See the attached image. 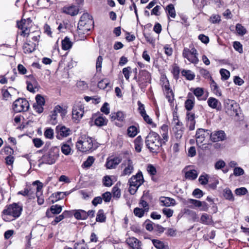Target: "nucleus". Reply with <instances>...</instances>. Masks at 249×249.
<instances>
[{
    "mask_svg": "<svg viewBox=\"0 0 249 249\" xmlns=\"http://www.w3.org/2000/svg\"><path fill=\"white\" fill-rule=\"evenodd\" d=\"M74 216L77 219L85 220L87 218V212L83 210H74Z\"/></svg>",
    "mask_w": 249,
    "mask_h": 249,
    "instance_id": "obj_29",
    "label": "nucleus"
},
{
    "mask_svg": "<svg viewBox=\"0 0 249 249\" xmlns=\"http://www.w3.org/2000/svg\"><path fill=\"white\" fill-rule=\"evenodd\" d=\"M187 98L188 99L185 102V107L187 111H190L194 107L195 98L191 93L188 94Z\"/></svg>",
    "mask_w": 249,
    "mask_h": 249,
    "instance_id": "obj_23",
    "label": "nucleus"
},
{
    "mask_svg": "<svg viewBox=\"0 0 249 249\" xmlns=\"http://www.w3.org/2000/svg\"><path fill=\"white\" fill-rule=\"evenodd\" d=\"M112 193L114 197H116L117 198L120 197L121 194V190L117 186L115 185L112 188Z\"/></svg>",
    "mask_w": 249,
    "mask_h": 249,
    "instance_id": "obj_53",
    "label": "nucleus"
},
{
    "mask_svg": "<svg viewBox=\"0 0 249 249\" xmlns=\"http://www.w3.org/2000/svg\"><path fill=\"white\" fill-rule=\"evenodd\" d=\"M33 186H36V196L37 198V203L41 205L44 203V198L42 193L43 184L39 180H36L33 182Z\"/></svg>",
    "mask_w": 249,
    "mask_h": 249,
    "instance_id": "obj_14",
    "label": "nucleus"
},
{
    "mask_svg": "<svg viewBox=\"0 0 249 249\" xmlns=\"http://www.w3.org/2000/svg\"><path fill=\"white\" fill-rule=\"evenodd\" d=\"M211 140L213 142L223 141L226 139V135L224 131H214L210 135Z\"/></svg>",
    "mask_w": 249,
    "mask_h": 249,
    "instance_id": "obj_17",
    "label": "nucleus"
},
{
    "mask_svg": "<svg viewBox=\"0 0 249 249\" xmlns=\"http://www.w3.org/2000/svg\"><path fill=\"white\" fill-rule=\"evenodd\" d=\"M160 202L162 205L166 207L175 204V200L173 198L168 197H162L160 199Z\"/></svg>",
    "mask_w": 249,
    "mask_h": 249,
    "instance_id": "obj_31",
    "label": "nucleus"
},
{
    "mask_svg": "<svg viewBox=\"0 0 249 249\" xmlns=\"http://www.w3.org/2000/svg\"><path fill=\"white\" fill-rule=\"evenodd\" d=\"M91 16L88 13H84L80 18L78 24L77 30L74 34L77 40H84L92 27L93 21Z\"/></svg>",
    "mask_w": 249,
    "mask_h": 249,
    "instance_id": "obj_1",
    "label": "nucleus"
},
{
    "mask_svg": "<svg viewBox=\"0 0 249 249\" xmlns=\"http://www.w3.org/2000/svg\"><path fill=\"white\" fill-rule=\"evenodd\" d=\"M122 160L120 157H110L107 160L106 166L107 169H115L121 163Z\"/></svg>",
    "mask_w": 249,
    "mask_h": 249,
    "instance_id": "obj_13",
    "label": "nucleus"
},
{
    "mask_svg": "<svg viewBox=\"0 0 249 249\" xmlns=\"http://www.w3.org/2000/svg\"><path fill=\"white\" fill-rule=\"evenodd\" d=\"M199 72L200 74L205 78H210V79H212V77H211L209 71L207 70L201 68L200 69Z\"/></svg>",
    "mask_w": 249,
    "mask_h": 249,
    "instance_id": "obj_57",
    "label": "nucleus"
},
{
    "mask_svg": "<svg viewBox=\"0 0 249 249\" xmlns=\"http://www.w3.org/2000/svg\"><path fill=\"white\" fill-rule=\"evenodd\" d=\"M207 103L209 107L217 110L218 109L220 106V102L217 99L213 97H210L207 101Z\"/></svg>",
    "mask_w": 249,
    "mask_h": 249,
    "instance_id": "obj_28",
    "label": "nucleus"
},
{
    "mask_svg": "<svg viewBox=\"0 0 249 249\" xmlns=\"http://www.w3.org/2000/svg\"><path fill=\"white\" fill-rule=\"evenodd\" d=\"M107 120L106 118V117H103V116H99L95 120V124L99 126H103L106 125L107 123Z\"/></svg>",
    "mask_w": 249,
    "mask_h": 249,
    "instance_id": "obj_38",
    "label": "nucleus"
},
{
    "mask_svg": "<svg viewBox=\"0 0 249 249\" xmlns=\"http://www.w3.org/2000/svg\"><path fill=\"white\" fill-rule=\"evenodd\" d=\"M94 159L93 157H89L87 160L83 163V165L85 167L89 168L90 167L94 162Z\"/></svg>",
    "mask_w": 249,
    "mask_h": 249,
    "instance_id": "obj_59",
    "label": "nucleus"
},
{
    "mask_svg": "<svg viewBox=\"0 0 249 249\" xmlns=\"http://www.w3.org/2000/svg\"><path fill=\"white\" fill-rule=\"evenodd\" d=\"M40 32L38 30L31 31V30L27 32H23V35L21 36L23 37H28L27 40L32 39L34 42H36L38 45V42L40 38Z\"/></svg>",
    "mask_w": 249,
    "mask_h": 249,
    "instance_id": "obj_16",
    "label": "nucleus"
},
{
    "mask_svg": "<svg viewBox=\"0 0 249 249\" xmlns=\"http://www.w3.org/2000/svg\"><path fill=\"white\" fill-rule=\"evenodd\" d=\"M197 51L193 47L191 49L185 48L182 52V56L186 58L189 62L193 64H197L198 62V59L197 56Z\"/></svg>",
    "mask_w": 249,
    "mask_h": 249,
    "instance_id": "obj_8",
    "label": "nucleus"
},
{
    "mask_svg": "<svg viewBox=\"0 0 249 249\" xmlns=\"http://www.w3.org/2000/svg\"><path fill=\"white\" fill-rule=\"evenodd\" d=\"M193 195L197 198H200L203 196V193L202 191L199 189H196L193 192Z\"/></svg>",
    "mask_w": 249,
    "mask_h": 249,
    "instance_id": "obj_62",
    "label": "nucleus"
},
{
    "mask_svg": "<svg viewBox=\"0 0 249 249\" xmlns=\"http://www.w3.org/2000/svg\"><path fill=\"white\" fill-rule=\"evenodd\" d=\"M197 176V171L195 170H191L185 173L186 178L191 180L196 178Z\"/></svg>",
    "mask_w": 249,
    "mask_h": 249,
    "instance_id": "obj_39",
    "label": "nucleus"
},
{
    "mask_svg": "<svg viewBox=\"0 0 249 249\" xmlns=\"http://www.w3.org/2000/svg\"><path fill=\"white\" fill-rule=\"evenodd\" d=\"M200 220L203 223L205 224H211L212 222V217L207 213H204L202 215Z\"/></svg>",
    "mask_w": 249,
    "mask_h": 249,
    "instance_id": "obj_46",
    "label": "nucleus"
},
{
    "mask_svg": "<svg viewBox=\"0 0 249 249\" xmlns=\"http://www.w3.org/2000/svg\"><path fill=\"white\" fill-rule=\"evenodd\" d=\"M210 20L212 23H218L220 21L221 18L218 15L213 14L211 16Z\"/></svg>",
    "mask_w": 249,
    "mask_h": 249,
    "instance_id": "obj_55",
    "label": "nucleus"
},
{
    "mask_svg": "<svg viewBox=\"0 0 249 249\" xmlns=\"http://www.w3.org/2000/svg\"><path fill=\"white\" fill-rule=\"evenodd\" d=\"M29 107V104L25 99L19 98L13 103V108L16 112L26 111Z\"/></svg>",
    "mask_w": 249,
    "mask_h": 249,
    "instance_id": "obj_10",
    "label": "nucleus"
},
{
    "mask_svg": "<svg viewBox=\"0 0 249 249\" xmlns=\"http://www.w3.org/2000/svg\"><path fill=\"white\" fill-rule=\"evenodd\" d=\"M145 212L144 210L139 208H136L134 210V214L139 217L143 216Z\"/></svg>",
    "mask_w": 249,
    "mask_h": 249,
    "instance_id": "obj_56",
    "label": "nucleus"
},
{
    "mask_svg": "<svg viewBox=\"0 0 249 249\" xmlns=\"http://www.w3.org/2000/svg\"><path fill=\"white\" fill-rule=\"evenodd\" d=\"M84 107L80 103L75 104L72 108V119L74 122H79L84 113Z\"/></svg>",
    "mask_w": 249,
    "mask_h": 249,
    "instance_id": "obj_11",
    "label": "nucleus"
},
{
    "mask_svg": "<svg viewBox=\"0 0 249 249\" xmlns=\"http://www.w3.org/2000/svg\"><path fill=\"white\" fill-rule=\"evenodd\" d=\"M248 191L245 187L237 188L235 190V193L237 196H242L247 194Z\"/></svg>",
    "mask_w": 249,
    "mask_h": 249,
    "instance_id": "obj_60",
    "label": "nucleus"
},
{
    "mask_svg": "<svg viewBox=\"0 0 249 249\" xmlns=\"http://www.w3.org/2000/svg\"><path fill=\"white\" fill-rule=\"evenodd\" d=\"M152 242L154 246L158 249H162L164 248L163 243L158 240H153Z\"/></svg>",
    "mask_w": 249,
    "mask_h": 249,
    "instance_id": "obj_64",
    "label": "nucleus"
},
{
    "mask_svg": "<svg viewBox=\"0 0 249 249\" xmlns=\"http://www.w3.org/2000/svg\"><path fill=\"white\" fill-rule=\"evenodd\" d=\"M109 84L107 79H103L98 82V87L101 89H105Z\"/></svg>",
    "mask_w": 249,
    "mask_h": 249,
    "instance_id": "obj_61",
    "label": "nucleus"
},
{
    "mask_svg": "<svg viewBox=\"0 0 249 249\" xmlns=\"http://www.w3.org/2000/svg\"><path fill=\"white\" fill-rule=\"evenodd\" d=\"M175 129V135L177 139H180L183 134L184 130L183 126L176 127Z\"/></svg>",
    "mask_w": 249,
    "mask_h": 249,
    "instance_id": "obj_47",
    "label": "nucleus"
},
{
    "mask_svg": "<svg viewBox=\"0 0 249 249\" xmlns=\"http://www.w3.org/2000/svg\"><path fill=\"white\" fill-rule=\"evenodd\" d=\"M165 11L169 17H170L173 18H175L176 16V13L174 6L172 4L168 5L165 8Z\"/></svg>",
    "mask_w": 249,
    "mask_h": 249,
    "instance_id": "obj_34",
    "label": "nucleus"
},
{
    "mask_svg": "<svg viewBox=\"0 0 249 249\" xmlns=\"http://www.w3.org/2000/svg\"><path fill=\"white\" fill-rule=\"evenodd\" d=\"M223 196L224 197L229 200L233 201L234 197L231 190L229 188H226L223 191Z\"/></svg>",
    "mask_w": 249,
    "mask_h": 249,
    "instance_id": "obj_41",
    "label": "nucleus"
},
{
    "mask_svg": "<svg viewBox=\"0 0 249 249\" xmlns=\"http://www.w3.org/2000/svg\"><path fill=\"white\" fill-rule=\"evenodd\" d=\"M76 147L78 150L82 152H91L97 147L92 139L89 137L82 138L81 140L78 141Z\"/></svg>",
    "mask_w": 249,
    "mask_h": 249,
    "instance_id": "obj_4",
    "label": "nucleus"
},
{
    "mask_svg": "<svg viewBox=\"0 0 249 249\" xmlns=\"http://www.w3.org/2000/svg\"><path fill=\"white\" fill-rule=\"evenodd\" d=\"M209 135L208 130L199 128L197 129L196 134V142L197 145L201 144L205 138Z\"/></svg>",
    "mask_w": 249,
    "mask_h": 249,
    "instance_id": "obj_15",
    "label": "nucleus"
},
{
    "mask_svg": "<svg viewBox=\"0 0 249 249\" xmlns=\"http://www.w3.org/2000/svg\"><path fill=\"white\" fill-rule=\"evenodd\" d=\"M127 244L133 249H138L140 247V242L135 237H129L126 240Z\"/></svg>",
    "mask_w": 249,
    "mask_h": 249,
    "instance_id": "obj_27",
    "label": "nucleus"
},
{
    "mask_svg": "<svg viewBox=\"0 0 249 249\" xmlns=\"http://www.w3.org/2000/svg\"><path fill=\"white\" fill-rule=\"evenodd\" d=\"M52 197L54 198L52 200V201L53 203L54 202H56L59 200L64 198L65 197V194L63 193V192H57L53 194Z\"/></svg>",
    "mask_w": 249,
    "mask_h": 249,
    "instance_id": "obj_44",
    "label": "nucleus"
},
{
    "mask_svg": "<svg viewBox=\"0 0 249 249\" xmlns=\"http://www.w3.org/2000/svg\"><path fill=\"white\" fill-rule=\"evenodd\" d=\"M186 204H192L195 207H200L201 201L194 199H188L186 202Z\"/></svg>",
    "mask_w": 249,
    "mask_h": 249,
    "instance_id": "obj_52",
    "label": "nucleus"
},
{
    "mask_svg": "<svg viewBox=\"0 0 249 249\" xmlns=\"http://www.w3.org/2000/svg\"><path fill=\"white\" fill-rule=\"evenodd\" d=\"M44 134L46 138L53 139V130L51 128H47L45 131Z\"/></svg>",
    "mask_w": 249,
    "mask_h": 249,
    "instance_id": "obj_58",
    "label": "nucleus"
},
{
    "mask_svg": "<svg viewBox=\"0 0 249 249\" xmlns=\"http://www.w3.org/2000/svg\"><path fill=\"white\" fill-rule=\"evenodd\" d=\"M103 58L102 56H99L96 61V69L97 72H101Z\"/></svg>",
    "mask_w": 249,
    "mask_h": 249,
    "instance_id": "obj_49",
    "label": "nucleus"
},
{
    "mask_svg": "<svg viewBox=\"0 0 249 249\" xmlns=\"http://www.w3.org/2000/svg\"><path fill=\"white\" fill-rule=\"evenodd\" d=\"M150 74L147 71H142L140 72V76L137 80V82L141 88L146 86L145 84L150 80Z\"/></svg>",
    "mask_w": 249,
    "mask_h": 249,
    "instance_id": "obj_19",
    "label": "nucleus"
},
{
    "mask_svg": "<svg viewBox=\"0 0 249 249\" xmlns=\"http://www.w3.org/2000/svg\"><path fill=\"white\" fill-rule=\"evenodd\" d=\"M62 11L65 14L74 16L78 14L79 8L74 5L65 6L63 7Z\"/></svg>",
    "mask_w": 249,
    "mask_h": 249,
    "instance_id": "obj_22",
    "label": "nucleus"
},
{
    "mask_svg": "<svg viewBox=\"0 0 249 249\" xmlns=\"http://www.w3.org/2000/svg\"><path fill=\"white\" fill-rule=\"evenodd\" d=\"M181 74L188 80H192L195 77V73L190 70H183L181 71Z\"/></svg>",
    "mask_w": 249,
    "mask_h": 249,
    "instance_id": "obj_37",
    "label": "nucleus"
},
{
    "mask_svg": "<svg viewBox=\"0 0 249 249\" xmlns=\"http://www.w3.org/2000/svg\"><path fill=\"white\" fill-rule=\"evenodd\" d=\"M121 176H129L134 171V163L131 159L127 158L123 160L121 164Z\"/></svg>",
    "mask_w": 249,
    "mask_h": 249,
    "instance_id": "obj_7",
    "label": "nucleus"
},
{
    "mask_svg": "<svg viewBox=\"0 0 249 249\" xmlns=\"http://www.w3.org/2000/svg\"><path fill=\"white\" fill-rule=\"evenodd\" d=\"M137 133L138 129L136 126L132 125L128 128L127 134L130 137H134L137 134Z\"/></svg>",
    "mask_w": 249,
    "mask_h": 249,
    "instance_id": "obj_43",
    "label": "nucleus"
},
{
    "mask_svg": "<svg viewBox=\"0 0 249 249\" xmlns=\"http://www.w3.org/2000/svg\"><path fill=\"white\" fill-rule=\"evenodd\" d=\"M110 117L112 120H117L119 121L123 122L124 119V114L122 111H118L116 113H111Z\"/></svg>",
    "mask_w": 249,
    "mask_h": 249,
    "instance_id": "obj_35",
    "label": "nucleus"
},
{
    "mask_svg": "<svg viewBox=\"0 0 249 249\" xmlns=\"http://www.w3.org/2000/svg\"><path fill=\"white\" fill-rule=\"evenodd\" d=\"M173 122L175 124V127L183 126L182 122H180L178 120V117L177 113L173 114Z\"/></svg>",
    "mask_w": 249,
    "mask_h": 249,
    "instance_id": "obj_54",
    "label": "nucleus"
},
{
    "mask_svg": "<svg viewBox=\"0 0 249 249\" xmlns=\"http://www.w3.org/2000/svg\"><path fill=\"white\" fill-rule=\"evenodd\" d=\"M143 182L144 179L141 171H139L135 175L132 176L128 180L129 193L131 195H134Z\"/></svg>",
    "mask_w": 249,
    "mask_h": 249,
    "instance_id": "obj_5",
    "label": "nucleus"
},
{
    "mask_svg": "<svg viewBox=\"0 0 249 249\" xmlns=\"http://www.w3.org/2000/svg\"><path fill=\"white\" fill-rule=\"evenodd\" d=\"M236 30L237 33L241 36L246 34L247 31L245 28L240 24H237L236 25Z\"/></svg>",
    "mask_w": 249,
    "mask_h": 249,
    "instance_id": "obj_51",
    "label": "nucleus"
},
{
    "mask_svg": "<svg viewBox=\"0 0 249 249\" xmlns=\"http://www.w3.org/2000/svg\"><path fill=\"white\" fill-rule=\"evenodd\" d=\"M145 142L147 148L154 153H158L163 145L160 135L153 131L149 133L146 137Z\"/></svg>",
    "mask_w": 249,
    "mask_h": 249,
    "instance_id": "obj_3",
    "label": "nucleus"
},
{
    "mask_svg": "<svg viewBox=\"0 0 249 249\" xmlns=\"http://www.w3.org/2000/svg\"><path fill=\"white\" fill-rule=\"evenodd\" d=\"M61 44L62 49L65 51L69 50L72 46V42L68 36H66L64 39L62 40Z\"/></svg>",
    "mask_w": 249,
    "mask_h": 249,
    "instance_id": "obj_32",
    "label": "nucleus"
},
{
    "mask_svg": "<svg viewBox=\"0 0 249 249\" xmlns=\"http://www.w3.org/2000/svg\"><path fill=\"white\" fill-rule=\"evenodd\" d=\"M68 143L63 142L61 144V149L62 152L65 155L68 156L71 154V147L72 144L71 143V141L68 142Z\"/></svg>",
    "mask_w": 249,
    "mask_h": 249,
    "instance_id": "obj_25",
    "label": "nucleus"
},
{
    "mask_svg": "<svg viewBox=\"0 0 249 249\" xmlns=\"http://www.w3.org/2000/svg\"><path fill=\"white\" fill-rule=\"evenodd\" d=\"M160 84L162 87L163 91L169 90L170 88L169 82L165 75H162L160 79Z\"/></svg>",
    "mask_w": 249,
    "mask_h": 249,
    "instance_id": "obj_30",
    "label": "nucleus"
},
{
    "mask_svg": "<svg viewBox=\"0 0 249 249\" xmlns=\"http://www.w3.org/2000/svg\"><path fill=\"white\" fill-rule=\"evenodd\" d=\"M37 45L36 42H32L31 40H27L23 46L22 49L25 53H30L33 52Z\"/></svg>",
    "mask_w": 249,
    "mask_h": 249,
    "instance_id": "obj_21",
    "label": "nucleus"
},
{
    "mask_svg": "<svg viewBox=\"0 0 249 249\" xmlns=\"http://www.w3.org/2000/svg\"><path fill=\"white\" fill-rule=\"evenodd\" d=\"M56 130L57 132V138L61 139L62 138L66 137L70 135L71 130L64 125H58L56 126Z\"/></svg>",
    "mask_w": 249,
    "mask_h": 249,
    "instance_id": "obj_18",
    "label": "nucleus"
},
{
    "mask_svg": "<svg viewBox=\"0 0 249 249\" xmlns=\"http://www.w3.org/2000/svg\"><path fill=\"white\" fill-rule=\"evenodd\" d=\"M50 212L54 214H57L60 213L62 211V208L61 206L58 205H52L50 207Z\"/></svg>",
    "mask_w": 249,
    "mask_h": 249,
    "instance_id": "obj_45",
    "label": "nucleus"
},
{
    "mask_svg": "<svg viewBox=\"0 0 249 249\" xmlns=\"http://www.w3.org/2000/svg\"><path fill=\"white\" fill-rule=\"evenodd\" d=\"M59 149L57 147H52L48 152L42 156V162L48 164L54 163L59 157Z\"/></svg>",
    "mask_w": 249,
    "mask_h": 249,
    "instance_id": "obj_6",
    "label": "nucleus"
},
{
    "mask_svg": "<svg viewBox=\"0 0 249 249\" xmlns=\"http://www.w3.org/2000/svg\"><path fill=\"white\" fill-rule=\"evenodd\" d=\"M210 80H211V87L213 93L217 96H221V91L220 90L216 82L212 78Z\"/></svg>",
    "mask_w": 249,
    "mask_h": 249,
    "instance_id": "obj_36",
    "label": "nucleus"
},
{
    "mask_svg": "<svg viewBox=\"0 0 249 249\" xmlns=\"http://www.w3.org/2000/svg\"><path fill=\"white\" fill-rule=\"evenodd\" d=\"M134 143L135 150L137 152H140L143 144L142 139L141 136H139L137 137L134 140Z\"/></svg>",
    "mask_w": 249,
    "mask_h": 249,
    "instance_id": "obj_33",
    "label": "nucleus"
},
{
    "mask_svg": "<svg viewBox=\"0 0 249 249\" xmlns=\"http://www.w3.org/2000/svg\"><path fill=\"white\" fill-rule=\"evenodd\" d=\"M227 111L231 115L239 116V112L240 111V108L239 104L234 101L228 99L226 101L225 104Z\"/></svg>",
    "mask_w": 249,
    "mask_h": 249,
    "instance_id": "obj_9",
    "label": "nucleus"
},
{
    "mask_svg": "<svg viewBox=\"0 0 249 249\" xmlns=\"http://www.w3.org/2000/svg\"><path fill=\"white\" fill-rule=\"evenodd\" d=\"M166 95V98L167 99L168 102L172 103L174 100V94L172 90L170 89L169 90L163 91Z\"/></svg>",
    "mask_w": 249,
    "mask_h": 249,
    "instance_id": "obj_42",
    "label": "nucleus"
},
{
    "mask_svg": "<svg viewBox=\"0 0 249 249\" xmlns=\"http://www.w3.org/2000/svg\"><path fill=\"white\" fill-rule=\"evenodd\" d=\"M32 24V20L30 18L21 19L20 21L17 22L18 27L21 30L19 33L20 36L23 35V32H27L31 30Z\"/></svg>",
    "mask_w": 249,
    "mask_h": 249,
    "instance_id": "obj_12",
    "label": "nucleus"
},
{
    "mask_svg": "<svg viewBox=\"0 0 249 249\" xmlns=\"http://www.w3.org/2000/svg\"><path fill=\"white\" fill-rule=\"evenodd\" d=\"M192 90L198 100L205 101L206 100L207 97L203 96L204 89L203 88L198 87L195 89H193Z\"/></svg>",
    "mask_w": 249,
    "mask_h": 249,
    "instance_id": "obj_26",
    "label": "nucleus"
},
{
    "mask_svg": "<svg viewBox=\"0 0 249 249\" xmlns=\"http://www.w3.org/2000/svg\"><path fill=\"white\" fill-rule=\"evenodd\" d=\"M220 73L221 76V79L224 81L227 80L230 76L229 71L224 69H221L220 70Z\"/></svg>",
    "mask_w": 249,
    "mask_h": 249,
    "instance_id": "obj_48",
    "label": "nucleus"
},
{
    "mask_svg": "<svg viewBox=\"0 0 249 249\" xmlns=\"http://www.w3.org/2000/svg\"><path fill=\"white\" fill-rule=\"evenodd\" d=\"M145 229L149 231L153 230V223L150 220H146L144 223Z\"/></svg>",
    "mask_w": 249,
    "mask_h": 249,
    "instance_id": "obj_63",
    "label": "nucleus"
},
{
    "mask_svg": "<svg viewBox=\"0 0 249 249\" xmlns=\"http://www.w3.org/2000/svg\"><path fill=\"white\" fill-rule=\"evenodd\" d=\"M142 116L147 124L151 125L152 127H156V124L153 122L152 119L146 113L142 115Z\"/></svg>",
    "mask_w": 249,
    "mask_h": 249,
    "instance_id": "obj_50",
    "label": "nucleus"
},
{
    "mask_svg": "<svg viewBox=\"0 0 249 249\" xmlns=\"http://www.w3.org/2000/svg\"><path fill=\"white\" fill-rule=\"evenodd\" d=\"M22 207L17 203L7 206L3 211L2 217L4 221H11L18 218L21 214Z\"/></svg>",
    "mask_w": 249,
    "mask_h": 249,
    "instance_id": "obj_2",
    "label": "nucleus"
},
{
    "mask_svg": "<svg viewBox=\"0 0 249 249\" xmlns=\"http://www.w3.org/2000/svg\"><path fill=\"white\" fill-rule=\"evenodd\" d=\"M186 126L189 128V130H194L195 128V124L196 123L195 113L192 112H187L186 114Z\"/></svg>",
    "mask_w": 249,
    "mask_h": 249,
    "instance_id": "obj_20",
    "label": "nucleus"
},
{
    "mask_svg": "<svg viewBox=\"0 0 249 249\" xmlns=\"http://www.w3.org/2000/svg\"><path fill=\"white\" fill-rule=\"evenodd\" d=\"M161 131L160 132L162 138H160V141L163 145L165 144L166 142L168 141V128L166 125H163L161 127Z\"/></svg>",
    "mask_w": 249,
    "mask_h": 249,
    "instance_id": "obj_24",
    "label": "nucleus"
},
{
    "mask_svg": "<svg viewBox=\"0 0 249 249\" xmlns=\"http://www.w3.org/2000/svg\"><path fill=\"white\" fill-rule=\"evenodd\" d=\"M106 216L103 210H99L97 213L96 220L99 222H104L106 221Z\"/></svg>",
    "mask_w": 249,
    "mask_h": 249,
    "instance_id": "obj_40",
    "label": "nucleus"
}]
</instances>
